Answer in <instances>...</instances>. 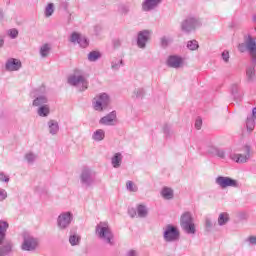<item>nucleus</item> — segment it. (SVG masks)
Instances as JSON below:
<instances>
[{"label":"nucleus","instance_id":"f257e3e1","mask_svg":"<svg viewBox=\"0 0 256 256\" xmlns=\"http://www.w3.org/2000/svg\"><path fill=\"white\" fill-rule=\"evenodd\" d=\"M95 234L105 245H115V235L108 222H100L95 227Z\"/></svg>","mask_w":256,"mask_h":256},{"label":"nucleus","instance_id":"f03ea898","mask_svg":"<svg viewBox=\"0 0 256 256\" xmlns=\"http://www.w3.org/2000/svg\"><path fill=\"white\" fill-rule=\"evenodd\" d=\"M94 111H98V113H103V111H107L109 105H111V96L109 94L103 92L96 95L92 101Z\"/></svg>","mask_w":256,"mask_h":256},{"label":"nucleus","instance_id":"7ed1b4c3","mask_svg":"<svg viewBox=\"0 0 256 256\" xmlns=\"http://www.w3.org/2000/svg\"><path fill=\"white\" fill-rule=\"evenodd\" d=\"M68 84L72 87H78L79 91H87L89 88V81L79 70H76L74 74L68 77Z\"/></svg>","mask_w":256,"mask_h":256},{"label":"nucleus","instance_id":"20e7f679","mask_svg":"<svg viewBox=\"0 0 256 256\" xmlns=\"http://www.w3.org/2000/svg\"><path fill=\"white\" fill-rule=\"evenodd\" d=\"M238 51L245 53L247 51L252 59V63H256V42L251 36H248L245 41L238 45Z\"/></svg>","mask_w":256,"mask_h":256},{"label":"nucleus","instance_id":"39448f33","mask_svg":"<svg viewBox=\"0 0 256 256\" xmlns=\"http://www.w3.org/2000/svg\"><path fill=\"white\" fill-rule=\"evenodd\" d=\"M180 225L183 231H185V233H187L188 235H195V233H197V229L195 227V222L193 220L191 212H185L184 214H182L180 218Z\"/></svg>","mask_w":256,"mask_h":256},{"label":"nucleus","instance_id":"423d86ee","mask_svg":"<svg viewBox=\"0 0 256 256\" xmlns=\"http://www.w3.org/2000/svg\"><path fill=\"white\" fill-rule=\"evenodd\" d=\"M71 223H73V214L69 211L62 212L57 217L59 231H67V228L71 227Z\"/></svg>","mask_w":256,"mask_h":256},{"label":"nucleus","instance_id":"0eeeda50","mask_svg":"<svg viewBox=\"0 0 256 256\" xmlns=\"http://www.w3.org/2000/svg\"><path fill=\"white\" fill-rule=\"evenodd\" d=\"M80 183L85 189H91L95 185V175L89 168H84L80 174Z\"/></svg>","mask_w":256,"mask_h":256},{"label":"nucleus","instance_id":"6e6552de","mask_svg":"<svg viewBox=\"0 0 256 256\" xmlns=\"http://www.w3.org/2000/svg\"><path fill=\"white\" fill-rule=\"evenodd\" d=\"M215 183L218 185V187H220V189H227L228 187L239 189V187H241L239 181L229 176H218L215 179Z\"/></svg>","mask_w":256,"mask_h":256},{"label":"nucleus","instance_id":"1a4fd4ad","mask_svg":"<svg viewBox=\"0 0 256 256\" xmlns=\"http://www.w3.org/2000/svg\"><path fill=\"white\" fill-rule=\"evenodd\" d=\"M199 25V19L193 16H188L181 22V31H183V33H193Z\"/></svg>","mask_w":256,"mask_h":256},{"label":"nucleus","instance_id":"9d476101","mask_svg":"<svg viewBox=\"0 0 256 256\" xmlns=\"http://www.w3.org/2000/svg\"><path fill=\"white\" fill-rule=\"evenodd\" d=\"M37 247H39V239L25 234L21 245L22 251H37Z\"/></svg>","mask_w":256,"mask_h":256},{"label":"nucleus","instance_id":"9b49d317","mask_svg":"<svg viewBox=\"0 0 256 256\" xmlns=\"http://www.w3.org/2000/svg\"><path fill=\"white\" fill-rule=\"evenodd\" d=\"M179 235V230L175 226L168 225L164 230L163 237L167 243H173V241H178Z\"/></svg>","mask_w":256,"mask_h":256},{"label":"nucleus","instance_id":"f8f14e48","mask_svg":"<svg viewBox=\"0 0 256 256\" xmlns=\"http://www.w3.org/2000/svg\"><path fill=\"white\" fill-rule=\"evenodd\" d=\"M70 43L74 45H80L83 49L89 47V40L87 37L81 35L80 33L73 32L70 36Z\"/></svg>","mask_w":256,"mask_h":256},{"label":"nucleus","instance_id":"ddd939ff","mask_svg":"<svg viewBox=\"0 0 256 256\" xmlns=\"http://www.w3.org/2000/svg\"><path fill=\"white\" fill-rule=\"evenodd\" d=\"M230 158L235 163H247L251 158V147L246 146V154H232Z\"/></svg>","mask_w":256,"mask_h":256},{"label":"nucleus","instance_id":"4468645a","mask_svg":"<svg viewBox=\"0 0 256 256\" xmlns=\"http://www.w3.org/2000/svg\"><path fill=\"white\" fill-rule=\"evenodd\" d=\"M150 36V30H143L138 33L137 45L140 49H145V47H147V41H149Z\"/></svg>","mask_w":256,"mask_h":256},{"label":"nucleus","instance_id":"2eb2a0df","mask_svg":"<svg viewBox=\"0 0 256 256\" xmlns=\"http://www.w3.org/2000/svg\"><path fill=\"white\" fill-rule=\"evenodd\" d=\"M167 65L172 69H179L183 67V59L180 56L171 55L167 59Z\"/></svg>","mask_w":256,"mask_h":256},{"label":"nucleus","instance_id":"dca6fc26","mask_svg":"<svg viewBox=\"0 0 256 256\" xmlns=\"http://www.w3.org/2000/svg\"><path fill=\"white\" fill-rule=\"evenodd\" d=\"M13 249V242L10 240H0V256H9Z\"/></svg>","mask_w":256,"mask_h":256},{"label":"nucleus","instance_id":"f3484780","mask_svg":"<svg viewBox=\"0 0 256 256\" xmlns=\"http://www.w3.org/2000/svg\"><path fill=\"white\" fill-rule=\"evenodd\" d=\"M115 119H117V112L112 111L109 114H107L106 116L102 117L99 120V124L106 125V126L115 125Z\"/></svg>","mask_w":256,"mask_h":256},{"label":"nucleus","instance_id":"a211bd4d","mask_svg":"<svg viewBox=\"0 0 256 256\" xmlns=\"http://www.w3.org/2000/svg\"><path fill=\"white\" fill-rule=\"evenodd\" d=\"M6 71H19L21 69V60L9 58L5 64Z\"/></svg>","mask_w":256,"mask_h":256},{"label":"nucleus","instance_id":"6ab92c4d","mask_svg":"<svg viewBox=\"0 0 256 256\" xmlns=\"http://www.w3.org/2000/svg\"><path fill=\"white\" fill-rule=\"evenodd\" d=\"M49 103V99L45 94H37L32 102V107H43Z\"/></svg>","mask_w":256,"mask_h":256},{"label":"nucleus","instance_id":"aec40b11","mask_svg":"<svg viewBox=\"0 0 256 256\" xmlns=\"http://www.w3.org/2000/svg\"><path fill=\"white\" fill-rule=\"evenodd\" d=\"M256 123V107L252 109V115L247 116L246 119V129L248 133H251L255 129Z\"/></svg>","mask_w":256,"mask_h":256},{"label":"nucleus","instance_id":"412c9836","mask_svg":"<svg viewBox=\"0 0 256 256\" xmlns=\"http://www.w3.org/2000/svg\"><path fill=\"white\" fill-rule=\"evenodd\" d=\"M160 3L161 0H145L142 4V9L143 11H153Z\"/></svg>","mask_w":256,"mask_h":256},{"label":"nucleus","instance_id":"4be33fe9","mask_svg":"<svg viewBox=\"0 0 256 256\" xmlns=\"http://www.w3.org/2000/svg\"><path fill=\"white\" fill-rule=\"evenodd\" d=\"M122 163H123V154H121V152H117L111 157V165L112 167H114V169H119Z\"/></svg>","mask_w":256,"mask_h":256},{"label":"nucleus","instance_id":"5701e85b","mask_svg":"<svg viewBox=\"0 0 256 256\" xmlns=\"http://www.w3.org/2000/svg\"><path fill=\"white\" fill-rule=\"evenodd\" d=\"M47 127L50 135H57V133H59V122L57 120H49L47 122Z\"/></svg>","mask_w":256,"mask_h":256},{"label":"nucleus","instance_id":"b1692460","mask_svg":"<svg viewBox=\"0 0 256 256\" xmlns=\"http://www.w3.org/2000/svg\"><path fill=\"white\" fill-rule=\"evenodd\" d=\"M160 195L165 201H171L175 197V192L170 187L162 188Z\"/></svg>","mask_w":256,"mask_h":256},{"label":"nucleus","instance_id":"393cba45","mask_svg":"<svg viewBox=\"0 0 256 256\" xmlns=\"http://www.w3.org/2000/svg\"><path fill=\"white\" fill-rule=\"evenodd\" d=\"M69 243L71 247H77L81 245V235H79L77 232H70Z\"/></svg>","mask_w":256,"mask_h":256},{"label":"nucleus","instance_id":"a878e982","mask_svg":"<svg viewBox=\"0 0 256 256\" xmlns=\"http://www.w3.org/2000/svg\"><path fill=\"white\" fill-rule=\"evenodd\" d=\"M50 114H51V107L49 106V104L40 106L37 109V115L39 117H49Z\"/></svg>","mask_w":256,"mask_h":256},{"label":"nucleus","instance_id":"bb28decb","mask_svg":"<svg viewBox=\"0 0 256 256\" xmlns=\"http://www.w3.org/2000/svg\"><path fill=\"white\" fill-rule=\"evenodd\" d=\"M7 229H9V223L7 221L0 220V241L7 240Z\"/></svg>","mask_w":256,"mask_h":256},{"label":"nucleus","instance_id":"cd10ccee","mask_svg":"<svg viewBox=\"0 0 256 256\" xmlns=\"http://www.w3.org/2000/svg\"><path fill=\"white\" fill-rule=\"evenodd\" d=\"M136 213L138 217H140V219H145V217L149 215V209L147 208V206L140 204L136 208Z\"/></svg>","mask_w":256,"mask_h":256},{"label":"nucleus","instance_id":"c85d7f7f","mask_svg":"<svg viewBox=\"0 0 256 256\" xmlns=\"http://www.w3.org/2000/svg\"><path fill=\"white\" fill-rule=\"evenodd\" d=\"M105 139V130L103 129H97L92 134V141H96V143H99L100 141H103Z\"/></svg>","mask_w":256,"mask_h":256},{"label":"nucleus","instance_id":"c756f323","mask_svg":"<svg viewBox=\"0 0 256 256\" xmlns=\"http://www.w3.org/2000/svg\"><path fill=\"white\" fill-rule=\"evenodd\" d=\"M229 213L222 212L218 216V225L220 227H223L224 225H227L228 221H230Z\"/></svg>","mask_w":256,"mask_h":256},{"label":"nucleus","instance_id":"7c9ffc66","mask_svg":"<svg viewBox=\"0 0 256 256\" xmlns=\"http://www.w3.org/2000/svg\"><path fill=\"white\" fill-rule=\"evenodd\" d=\"M40 57H42V59H45L47 57H49V53H51V45L50 44H44L40 47Z\"/></svg>","mask_w":256,"mask_h":256},{"label":"nucleus","instance_id":"2f4dec72","mask_svg":"<svg viewBox=\"0 0 256 256\" xmlns=\"http://www.w3.org/2000/svg\"><path fill=\"white\" fill-rule=\"evenodd\" d=\"M171 43H173V36H171V35H165L160 38V45L164 49L169 47V45H171Z\"/></svg>","mask_w":256,"mask_h":256},{"label":"nucleus","instance_id":"473e14b6","mask_svg":"<svg viewBox=\"0 0 256 256\" xmlns=\"http://www.w3.org/2000/svg\"><path fill=\"white\" fill-rule=\"evenodd\" d=\"M99 59H101V53L97 51H92L88 54V61L91 63H95V61H98Z\"/></svg>","mask_w":256,"mask_h":256},{"label":"nucleus","instance_id":"72a5a7b5","mask_svg":"<svg viewBox=\"0 0 256 256\" xmlns=\"http://www.w3.org/2000/svg\"><path fill=\"white\" fill-rule=\"evenodd\" d=\"M53 13H55V4L49 3L45 7L44 15H45V17H51V15H53Z\"/></svg>","mask_w":256,"mask_h":256},{"label":"nucleus","instance_id":"f704fd0d","mask_svg":"<svg viewBox=\"0 0 256 256\" xmlns=\"http://www.w3.org/2000/svg\"><path fill=\"white\" fill-rule=\"evenodd\" d=\"M246 76H247L248 81H254L255 80V66L247 68Z\"/></svg>","mask_w":256,"mask_h":256},{"label":"nucleus","instance_id":"c9c22d12","mask_svg":"<svg viewBox=\"0 0 256 256\" xmlns=\"http://www.w3.org/2000/svg\"><path fill=\"white\" fill-rule=\"evenodd\" d=\"M122 65H123V60L114 59L111 62V69H113V71H119V69H121Z\"/></svg>","mask_w":256,"mask_h":256},{"label":"nucleus","instance_id":"e433bc0d","mask_svg":"<svg viewBox=\"0 0 256 256\" xmlns=\"http://www.w3.org/2000/svg\"><path fill=\"white\" fill-rule=\"evenodd\" d=\"M126 189L130 191L131 193H137L139 191V188L133 181H127L126 182Z\"/></svg>","mask_w":256,"mask_h":256},{"label":"nucleus","instance_id":"4c0bfd02","mask_svg":"<svg viewBox=\"0 0 256 256\" xmlns=\"http://www.w3.org/2000/svg\"><path fill=\"white\" fill-rule=\"evenodd\" d=\"M187 48L190 51H197V49H199V42H197V40H190L187 43Z\"/></svg>","mask_w":256,"mask_h":256},{"label":"nucleus","instance_id":"58836bf2","mask_svg":"<svg viewBox=\"0 0 256 256\" xmlns=\"http://www.w3.org/2000/svg\"><path fill=\"white\" fill-rule=\"evenodd\" d=\"M133 97H136V99H142V97H145V89H143V88H136L133 91Z\"/></svg>","mask_w":256,"mask_h":256},{"label":"nucleus","instance_id":"ea45409f","mask_svg":"<svg viewBox=\"0 0 256 256\" xmlns=\"http://www.w3.org/2000/svg\"><path fill=\"white\" fill-rule=\"evenodd\" d=\"M25 160L27 161V163H35V161H37V155H35L34 153H27L25 155Z\"/></svg>","mask_w":256,"mask_h":256},{"label":"nucleus","instance_id":"a19ab883","mask_svg":"<svg viewBox=\"0 0 256 256\" xmlns=\"http://www.w3.org/2000/svg\"><path fill=\"white\" fill-rule=\"evenodd\" d=\"M205 229L208 233L213 229V220L211 218L205 219Z\"/></svg>","mask_w":256,"mask_h":256},{"label":"nucleus","instance_id":"79ce46f5","mask_svg":"<svg viewBox=\"0 0 256 256\" xmlns=\"http://www.w3.org/2000/svg\"><path fill=\"white\" fill-rule=\"evenodd\" d=\"M7 197H8L7 190L0 188V203H3V201H5Z\"/></svg>","mask_w":256,"mask_h":256},{"label":"nucleus","instance_id":"37998d69","mask_svg":"<svg viewBox=\"0 0 256 256\" xmlns=\"http://www.w3.org/2000/svg\"><path fill=\"white\" fill-rule=\"evenodd\" d=\"M163 133L166 137H171V126H169V124L163 126Z\"/></svg>","mask_w":256,"mask_h":256},{"label":"nucleus","instance_id":"c03bdc74","mask_svg":"<svg viewBox=\"0 0 256 256\" xmlns=\"http://www.w3.org/2000/svg\"><path fill=\"white\" fill-rule=\"evenodd\" d=\"M8 35L11 37V39H17L19 31H17V29H10L8 31Z\"/></svg>","mask_w":256,"mask_h":256},{"label":"nucleus","instance_id":"a18cd8bd","mask_svg":"<svg viewBox=\"0 0 256 256\" xmlns=\"http://www.w3.org/2000/svg\"><path fill=\"white\" fill-rule=\"evenodd\" d=\"M221 57H222L224 63H229V58H230L229 51L224 50L221 54Z\"/></svg>","mask_w":256,"mask_h":256},{"label":"nucleus","instance_id":"49530a36","mask_svg":"<svg viewBox=\"0 0 256 256\" xmlns=\"http://www.w3.org/2000/svg\"><path fill=\"white\" fill-rule=\"evenodd\" d=\"M0 181L1 183H9V176H7L4 172H0Z\"/></svg>","mask_w":256,"mask_h":256},{"label":"nucleus","instance_id":"de8ad7c7","mask_svg":"<svg viewBox=\"0 0 256 256\" xmlns=\"http://www.w3.org/2000/svg\"><path fill=\"white\" fill-rule=\"evenodd\" d=\"M214 155H216V157H219L220 159H225V151L219 148L216 150V154Z\"/></svg>","mask_w":256,"mask_h":256},{"label":"nucleus","instance_id":"09e8293b","mask_svg":"<svg viewBox=\"0 0 256 256\" xmlns=\"http://www.w3.org/2000/svg\"><path fill=\"white\" fill-rule=\"evenodd\" d=\"M219 148L215 147V146H209L208 147V153H210V155H216L217 151Z\"/></svg>","mask_w":256,"mask_h":256},{"label":"nucleus","instance_id":"8fccbe9b","mask_svg":"<svg viewBox=\"0 0 256 256\" xmlns=\"http://www.w3.org/2000/svg\"><path fill=\"white\" fill-rule=\"evenodd\" d=\"M203 125V120H201V118H197L195 121V128L196 129H201V126Z\"/></svg>","mask_w":256,"mask_h":256},{"label":"nucleus","instance_id":"3c124183","mask_svg":"<svg viewBox=\"0 0 256 256\" xmlns=\"http://www.w3.org/2000/svg\"><path fill=\"white\" fill-rule=\"evenodd\" d=\"M126 256H139V252H137V250H128L126 253Z\"/></svg>","mask_w":256,"mask_h":256},{"label":"nucleus","instance_id":"603ef678","mask_svg":"<svg viewBox=\"0 0 256 256\" xmlns=\"http://www.w3.org/2000/svg\"><path fill=\"white\" fill-rule=\"evenodd\" d=\"M248 243H250V245H256V237L255 236H250L247 238Z\"/></svg>","mask_w":256,"mask_h":256},{"label":"nucleus","instance_id":"864d4df0","mask_svg":"<svg viewBox=\"0 0 256 256\" xmlns=\"http://www.w3.org/2000/svg\"><path fill=\"white\" fill-rule=\"evenodd\" d=\"M128 213H129L130 217H132V218L137 216V210H135V208L129 209Z\"/></svg>","mask_w":256,"mask_h":256},{"label":"nucleus","instance_id":"5fc2aeb1","mask_svg":"<svg viewBox=\"0 0 256 256\" xmlns=\"http://www.w3.org/2000/svg\"><path fill=\"white\" fill-rule=\"evenodd\" d=\"M5 45V37L0 36V49Z\"/></svg>","mask_w":256,"mask_h":256},{"label":"nucleus","instance_id":"6e6d98bb","mask_svg":"<svg viewBox=\"0 0 256 256\" xmlns=\"http://www.w3.org/2000/svg\"><path fill=\"white\" fill-rule=\"evenodd\" d=\"M237 91H238L237 85H233L232 86V95H236Z\"/></svg>","mask_w":256,"mask_h":256},{"label":"nucleus","instance_id":"4d7b16f0","mask_svg":"<svg viewBox=\"0 0 256 256\" xmlns=\"http://www.w3.org/2000/svg\"><path fill=\"white\" fill-rule=\"evenodd\" d=\"M72 15L73 14L71 12H68V23H71V21H73Z\"/></svg>","mask_w":256,"mask_h":256}]
</instances>
